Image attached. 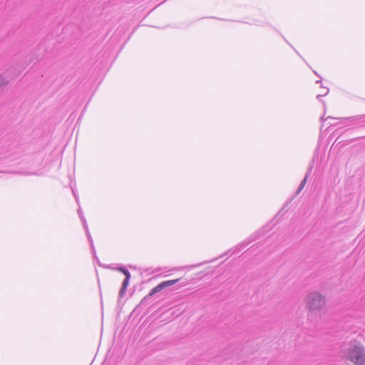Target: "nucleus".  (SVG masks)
<instances>
[{
    "mask_svg": "<svg viewBox=\"0 0 365 365\" xmlns=\"http://www.w3.org/2000/svg\"><path fill=\"white\" fill-rule=\"evenodd\" d=\"M325 302L326 297L318 292H311L307 296V307L311 312H320Z\"/></svg>",
    "mask_w": 365,
    "mask_h": 365,
    "instance_id": "f257e3e1",
    "label": "nucleus"
},
{
    "mask_svg": "<svg viewBox=\"0 0 365 365\" xmlns=\"http://www.w3.org/2000/svg\"><path fill=\"white\" fill-rule=\"evenodd\" d=\"M158 292H155V287L153 288L148 294H147L145 297H144L142 300L140 302L139 304L136 307V309L145 306L147 304H150L153 302L152 297L157 294Z\"/></svg>",
    "mask_w": 365,
    "mask_h": 365,
    "instance_id": "20e7f679",
    "label": "nucleus"
},
{
    "mask_svg": "<svg viewBox=\"0 0 365 365\" xmlns=\"http://www.w3.org/2000/svg\"><path fill=\"white\" fill-rule=\"evenodd\" d=\"M347 358L356 364L365 365V348L361 346L353 345L348 349Z\"/></svg>",
    "mask_w": 365,
    "mask_h": 365,
    "instance_id": "f03ea898",
    "label": "nucleus"
},
{
    "mask_svg": "<svg viewBox=\"0 0 365 365\" xmlns=\"http://www.w3.org/2000/svg\"><path fill=\"white\" fill-rule=\"evenodd\" d=\"M82 222H83V226H84V227H85V229H86V230L87 232L88 237V239H91L90 234H89V232L88 231V226L86 225V220L84 218H82Z\"/></svg>",
    "mask_w": 365,
    "mask_h": 365,
    "instance_id": "9b49d317",
    "label": "nucleus"
},
{
    "mask_svg": "<svg viewBox=\"0 0 365 365\" xmlns=\"http://www.w3.org/2000/svg\"><path fill=\"white\" fill-rule=\"evenodd\" d=\"M364 117H365V115H357V116H352V117L346 118L345 119L346 120H355V119H361V118H362Z\"/></svg>",
    "mask_w": 365,
    "mask_h": 365,
    "instance_id": "f8f14e48",
    "label": "nucleus"
},
{
    "mask_svg": "<svg viewBox=\"0 0 365 365\" xmlns=\"http://www.w3.org/2000/svg\"><path fill=\"white\" fill-rule=\"evenodd\" d=\"M180 278L173 279V280H168V281H164L158 284L156 287H155V292H160L163 289H165L166 287L173 286L180 281Z\"/></svg>",
    "mask_w": 365,
    "mask_h": 365,
    "instance_id": "7ed1b4c3",
    "label": "nucleus"
},
{
    "mask_svg": "<svg viewBox=\"0 0 365 365\" xmlns=\"http://www.w3.org/2000/svg\"><path fill=\"white\" fill-rule=\"evenodd\" d=\"M130 277H125L124 280L123 281V283H122V287H128V284H129V282H130Z\"/></svg>",
    "mask_w": 365,
    "mask_h": 365,
    "instance_id": "9d476101",
    "label": "nucleus"
},
{
    "mask_svg": "<svg viewBox=\"0 0 365 365\" xmlns=\"http://www.w3.org/2000/svg\"><path fill=\"white\" fill-rule=\"evenodd\" d=\"M235 351V349L233 347V346H230L227 349H226L224 352H225V354L224 356H227V358H230L231 356L233 355V354L232 353L230 356V352H232Z\"/></svg>",
    "mask_w": 365,
    "mask_h": 365,
    "instance_id": "6e6552de",
    "label": "nucleus"
},
{
    "mask_svg": "<svg viewBox=\"0 0 365 365\" xmlns=\"http://www.w3.org/2000/svg\"><path fill=\"white\" fill-rule=\"evenodd\" d=\"M127 287H122L120 289L119 293H118V297L123 298L126 292Z\"/></svg>",
    "mask_w": 365,
    "mask_h": 365,
    "instance_id": "1a4fd4ad",
    "label": "nucleus"
},
{
    "mask_svg": "<svg viewBox=\"0 0 365 365\" xmlns=\"http://www.w3.org/2000/svg\"><path fill=\"white\" fill-rule=\"evenodd\" d=\"M115 269L123 273L125 275V277H128V276L131 277L130 272L123 266H120L117 267Z\"/></svg>",
    "mask_w": 365,
    "mask_h": 365,
    "instance_id": "423d86ee",
    "label": "nucleus"
},
{
    "mask_svg": "<svg viewBox=\"0 0 365 365\" xmlns=\"http://www.w3.org/2000/svg\"><path fill=\"white\" fill-rule=\"evenodd\" d=\"M312 168H313V165H310L309 168L307 169V173H306V175H305V177L304 178H308L309 175H310V174L312 173Z\"/></svg>",
    "mask_w": 365,
    "mask_h": 365,
    "instance_id": "ddd939ff",
    "label": "nucleus"
},
{
    "mask_svg": "<svg viewBox=\"0 0 365 365\" xmlns=\"http://www.w3.org/2000/svg\"><path fill=\"white\" fill-rule=\"evenodd\" d=\"M320 82H321L320 81H317L316 83H320Z\"/></svg>",
    "mask_w": 365,
    "mask_h": 365,
    "instance_id": "2eb2a0df",
    "label": "nucleus"
},
{
    "mask_svg": "<svg viewBox=\"0 0 365 365\" xmlns=\"http://www.w3.org/2000/svg\"><path fill=\"white\" fill-rule=\"evenodd\" d=\"M307 179H308V178H304L302 180L301 183L299 184V187H298V188H297V190H296L295 194H296L297 195H299V194L300 193V192L302 190V189L304 187V186H305V185H306V183H307Z\"/></svg>",
    "mask_w": 365,
    "mask_h": 365,
    "instance_id": "0eeeda50",
    "label": "nucleus"
},
{
    "mask_svg": "<svg viewBox=\"0 0 365 365\" xmlns=\"http://www.w3.org/2000/svg\"><path fill=\"white\" fill-rule=\"evenodd\" d=\"M328 92H329V89H327V92L325 93V94H324V96H326V95L328 93ZM322 96H323V95H318V96H317V99H319V98H320L321 97H322Z\"/></svg>",
    "mask_w": 365,
    "mask_h": 365,
    "instance_id": "4468645a",
    "label": "nucleus"
},
{
    "mask_svg": "<svg viewBox=\"0 0 365 365\" xmlns=\"http://www.w3.org/2000/svg\"><path fill=\"white\" fill-rule=\"evenodd\" d=\"M8 80L3 74H0V91H3L9 84Z\"/></svg>",
    "mask_w": 365,
    "mask_h": 365,
    "instance_id": "39448f33",
    "label": "nucleus"
}]
</instances>
